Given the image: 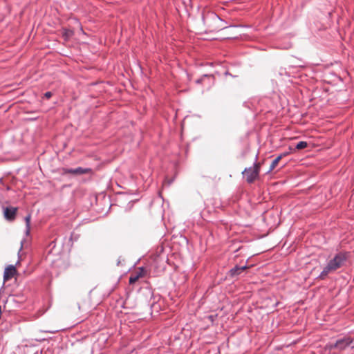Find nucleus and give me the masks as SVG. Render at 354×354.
Wrapping results in <instances>:
<instances>
[{"label": "nucleus", "mask_w": 354, "mask_h": 354, "mask_svg": "<svg viewBox=\"0 0 354 354\" xmlns=\"http://www.w3.org/2000/svg\"><path fill=\"white\" fill-rule=\"evenodd\" d=\"M349 258V252H339L330 259L318 276V279L323 280L326 278L328 274L335 272L337 270L344 267Z\"/></svg>", "instance_id": "f257e3e1"}, {"label": "nucleus", "mask_w": 354, "mask_h": 354, "mask_svg": "<svg viewBox=\"0 0 354 354\" xmlns=\"http://www.w3.org/2000/svg\"><path fill=\"white\" fill-rule=\"evenodd\" d=\"M260 168L259 163H255L254 167L245 169L243 172L245 176L248 183L253 182L259 176Z\"/></svg>", "instance_id": "f03ea898"}, {"label": "nucleus", "mask_w": 354, "mask_h": 354, "mask_svg": "<svg viewBox=\"0 0 354 354\" xmlns=\"http://www.w3.org/2000/svg\"><path fill=\"white\" fill-rule=\"evenodd\" d=\"M353 343V339L350 337H345L337 340L335 344H329L328 347L330 349L333 348H337L339 350H344L346 347L351 346Z\"/></svg>", "instance_id": "7ed1b4c3"}, {"label": "nucleus", "mask_w": 354, "mask_h": 354, "mask_svg": "<svg viewBox=\"0 0 354 354\" xmlns=\"http://www.w3.org/2000/svg\"><path fill=\"white\" fill-rule=\"evenodd\" d=\"M17 208L14 207H3V215L6 220L12 221L15 219Z\"/></svg>", "instance_id": "20e7f679"}, {"label": "nucleus", "mask_w": 354, "mask_h": 354, "mask_svg": "<svg viewBox=\"0 0 354 354\" xmlns=\"http://www.w3.org/2000/svg\"><path fill=\"white\" fill-rule=\"evenodd\" d=\"M16 272V269L14 266H8L4 271L3 278L4 280H8L11 277H12Z\"/></svg>", "instance_id": "39448f33"}, {"label": "nucleus", "mask_w": 354, "mask_h": 354, "mask_svg": "<svg viewBox=\"0 0 354 354\" xmlns=\"http://www.w3.org/2000/svg\"><path fill=\"white\" fill-rule=\"evenodd\" d=\"M90 171L89 169H84L82 167H77L76 169H69L66 170V173L72 174H86Z\"/></svg>", "instance_id": "423d86ee"}, {"label": "nucleus", "mask_w": 354, "mask_h": 354, "mask_svg": "<svg viewBox=\"0 0 354 354\" xmlns=\"http://www.w3.org/2000/svg\"><path fill=\"white\" fill-rule=\"evenodd\" d=\"M246 266H235L234 268H232L230 271V275L232 277H235L241 274L243 270L246 269Z\"/></svg>", "instance_id": "0eeeda50"}, {"label": "nucleus", "mask_w": 354, "mask_h": 354, "mask_svg": "<svg viewBox=\"0 0 354 354\" xmlns=\"http://www.w3.org/2000/svg\"><path fill=\"white\" fill-rule=\"evenodd\" d=\"M283 158V155H279V156H277L273 161L271 163L270 165V169H269V172L272 171L276 167L277 165H278L279 162L280 161V160Z\"/></svg>", "instance_id": "6e6552de"}, {"label": "nucleus", "mask_w": 354, "mask_h": 354, "mask_svg": "<svg viewBox=\"0 0 354 354\" xmlns=\"http://www.w3.org/2000/svg\"><path fill=\"white\" fill-rule=\"evenodd\" d=\"M30 215L28 214L25 217V221H26V235H28L30 233Z\"/></svg>", "instance_id": "1a4fd4ad"}, {"label": "nucleus", "mask_w": 354, "mask_h": 354, "mask_svg": "<svg viewBox=\"0 0 354 354\" xmlns=\"http://www.w3.org/2000/svg\"><path fill=\"white\" fill-rule=\"evenodd\" d=\"M73 35V32L71 30L69 29H64L63 32V36L66 39H68L69 37H71Z\"/></svg>", "instance_id": "9d476101"}, {"label": "nucleus", "mask_w": 354, "mask_h": 354, "mask_svg": "<svg viewBox=\"0 0 354 354\" xmlns=\"http://www.w3.org/2000/svg\"><path fill=\"white\" fill-rule=\"evenodd\" d=\"M307 146H308V143L306 142L300 141L297 144L296 149L300 150V149H303L306 148Z\"/></svg>", "instance_id": "9b49d317"}, {"label": "nucleus", "mask_w": 354, "mask_h": 354, "mask_svg": "<svg viewBox=\"0 0 354 354\" xmlns=\"http://www.w3.org/2000/svg\"><path fill=\"white\" fill-rule=\"evenodd\" d=\"M140 277V274L131 275L129 278V283L133 284Z\"/></svg>", "instance_id": "f8f14e48"}, {"label": "nucleus", "mask_w": 354, "mask_h": 354, "mask_svg": "<svg viewBox=\"0 0 354 354\" xmlns=\"http://www.w3.org/2000/svg\"><path fill=\"white\" fill-rule=\"evenodd\" d=\"M52 96V93L51 92H46L45 94H44V97L47 99H49L50 97Z\"/></svg>", "instance_id": "ddd939ff"}, {"label": "nucleus", "mask_w": 354, "mask_h": 354, "mask_svg": "<svg viewBox=\"0 0 354 354\" xmlns=\"http://www.w3.org/2000/svg\"><path fill=\"white\" fill-rule=\"evenodd\" d=\"M145 269L143 268H140V272L137 274H140V277L143 276Z\"/></svg>", "instance_id": "4468645a"}, {"label": "nucleus", "mask_w": 354, "mask_h": 354, "mask_svg": "<svg viewBox=\"0 0 354 354\" xmlns=\"http://www.w3.org/2000/svg\"><path fill=\"white\" fill-rule=\"evenodd\" d=\"M288 154V153H283L281 155H283V157H284V156H287Z\"/></svg>", "instance_id": "2eb2a0df"}, {"label": "nucleus", "mask_w": 354, "mask_h": 354, "mask_svg": "<svg viewBox=\"0 0 354 354\" xmlns=\"http://www.w3.org/2000/svg\"><path fill=\"white\" fill-rule=\"evenodd\" d=\"M201 80H197L196 81V83H198V84L201 83Z\"/></svg>", "instance_id": "dca6fc26"}]
</instances>
